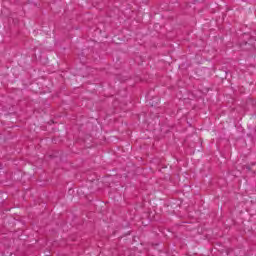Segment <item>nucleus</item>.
Returning a JSON list of instances; mask_svg holds the SVG:
<instances>
[{
  "label": "nucleus",
  "instance_id": "f257e3e1",
  "mask_svg": "<svg viewBox=\"0 0 256 256\" xmlns=\"http://www.w3.org/2000/svg\"><path fill=\"white\" fill-rule=\"evenodd\" d=\"M246 169H249V166H246Z\"/></svg>",
  "mask_w": 256,
  "mask_h": 256
}]
</instances>
